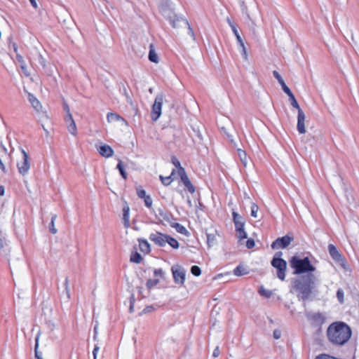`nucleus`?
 Instances as JSON below:
<instances>
[{
	"label": "nucleus",
	"instance_id": "obj_6",
	"mask_svg": "<svg viewBox=\"0 0 359 359\" xmlns=\"http://www.w3.org/2000/svg\"><path fill=\"white\" fill-rule=\"evenodd\" d=\"M294 241L292 233H287L284 236L276 238L271 245L273 250L285 249Z\"/></svg>",
	"mask_w": 359,
	"mask_h": 359
},
{
	"label": "nucleus",
	"instance_id": "obj_56",
	"mask_svg": "<svg viewBox=\"0 0 359 359\" xmlns=\"http://www.w3.org/2000/svg\"><path fill=\"white\" fill-rule=\"evenodd\" d=\"M99 349H100L99 346L97 345H95L94 347V349L93 351V355L94 358H97V353Z\"/></svg>",
	"mask_w": 359,
	"mask_h": 359
},
{
	"label": "nucleus",
	"instance_id": "obj_34",
	"mask_svg": "<svg viewBox=\"0 0 359 359\" xmlns=\"http://www.w3.org/2000/svg\"><path fill=\"white\" fill-rule=\"evenodd\" d=\"M337 298L340 304L344 302V292L341 288H339L337 291Z\"/></svg>",
	"mask_w": 359,
	"mask_h": 359
},
{
	"label": "nucleus",
	"instance_id": "obj_25",
	"mask_svg": "<svg viewBox=\"0 0 359 359\" xmlns=\"http://www.w3.org/2000/svg\"><path fill=\"white\" fill-rule=\"evenodd\" d=\"M165 241V244L168 243L172 248H174V249L179 248L180 244H179L178 241L175 238L171 237L170 236L167 235L166 239Z\"/></svg>",
	"mask_w": 359,
	"mask_h": 359
},
{
	"label": "nucleus",
	"instance_id": "obj_42",
	"mask_svg": "<svg viewBox=\"0 0 359 359\" xmlns=\"http://www.w3.org/2000/svg\"><path fill=\"white\" fill-rule=\"evenodd\" d=\"M215 241V236L214 234H207V243L209 247H210Z\"/></svg>",
	"mask_w": 359,
	"mask_h": 359
},
{
	"label": "nucleus",
	"instance_id": "obj_47",
	"mask_svg": "<svg viewBox=\"0 0 359 359\" xmlns=\"http://www.w3.org/2000/svg\"><path fill=\"white\" fill-rule=\"evenodd\" d=\"M233 223H234V225H235L236 230L241 229L244 228V225H245V220L244 221H237V222H235Z\"/></svg>",
	"mask_w": 359,
	"mask_h": 359
},
{
	"label": "nucleus",
	"instance_id": "obj_62",
	"mask_svg": "<svg viewBox=\"0 0 359 359\" xmlns=\"http://www.w3.org/2000/svg\"><path fill=\"white\" fill-rule=\"evenodd\" d=\"M134 304H130V307H129V311L130 313H133L134 311Z\"/></svg>",
	"mask_w": 359,
	"mask_h": 359
},
{
	"label": "nucleus",
	"instance_id": "obj_23",
	"mask_svg": "<svg viewBox=\"0 0 359 359\" xmlns=\"http://www.w3.org/2000/svg\"><path fill=\"white\" fill-rule=\"evenodd\" d=\"M248 273V269L241 264H239L233 270V274L236 276H241L243 275H246Z\"/></svg>",
	"mask_w": 359,
	"mask_h": 359
},
{
	"label": "nucleus",
	"instance_id": "obj_45",
	"mask_svg": "<svg viewBox=\"0 0 359 359\" xmlns=\"http://www.w3.org/2000/svg\"><path fill=\"white\" fill-rule=\"evenodd\" d=\"M137 195L140 198H144L147 195L146 194V191L142 189L141 187L137 188Z\"/></svg>",
	"mask_w": 359,
	"mask_h": 359
},
{
	"label": "nucleus",
	"instance_id": "obj_35",
	"mask_svg": "<svg viewBox=\"0 0 359 359\" xmlns=\"http://www.w3.org/2000/svg\"><path fill=\"white\" fill-rule=\"evenodd\" d=\"M30 165L27 154L24 151V174L28 171Z\"/></svg>",
	"mask_w": 359,
	"mask_h": 359
},
{
	"label": "nucleus",
	"instance_id": "obj_58",
	"mask_svg": "<svg viewBox=\"0 0 359 359\" xmlns=\"http://www.w3.org/2000/svg\"><path fill=\"white\" fill-rule=\"evenodd\" d=\"M31 5L34 8H38V5H37V3L36 1V0H29Z\"/></svg>",
	"mask_w": 359,
	"mask_h": 359
},
{
	"label": "nucleus",
	"instance_id": "obj_11",
	"mask_svg": "<svg viewBox=\"0 0 359 359\" xmlns=\"http://www.w3.org/2000/svg\"><path fill=\"white\" fill-rule=\"evenodd\" d=\"M167 234H163L162 233H160L158 231H156V233H151L149 235V239L152 242L154 243V244L163 247L165 245V239H166Z\"/></svg>",
	"mask_w": 359,
	"mask_h": 359
},
{
	"label": "nucleus",
	"instance_id": "obj_33",
	"mask_svg": "<svg viewBox=\"0 0 359 359\" xmlns=\"http://www.w3.org/2000/svg\"><path fill=\"white\" fill-rule=\"evenodd\" d=\"M64 291L63 292L66 294V299L69 300L70 299V293H69V279L67 277H66L65 283H64Z\"/></svg>",
	"mask_w": 359,
	"mask_h": 359
},
{
	"label": "nucleus",
	"instance_id": "obj_17",
	"mask_svg": "<svg viewBox=\"0 0 359 359\" xmlns=\"http://www.w3.org/2000/svg\"><path fill=\"white\" fill-rule=\"evenodd\" d=\"M273 76L278 80V83L282 87L283 90L285 93H287L291 91V90L288 88V86L285 84L283 79L280 76V74L276 70L273 72Z\"/></svg>",
	"mask_w": 359,
	"mask_h": 359
},
{
	"label": "nucleus",
	"instance_id": "obj_4",
	"mask_svg": "<svg viewBox=\"0 0 359 359\" xmlns=\"http://www.w3.org/2000/svg\"><path fill=\"white\" fill-rule=\"evenodd\" d=\"M327 250L332 259L344 270L347 271L348 267L344 257L339 252L333 244H329Z\"/></svg>",
	"mask_w": 359,
	"mask_h": 359
},
{
	"label": "nucleus",
	"instance_id": "obj_7",
	"mask_svg": "<svg viewBox=\"0 0 359 359\" xmlns=\"http://www.w3.org/2000/svg\"><path fill=\"white\" fill-rule=\"evenodd\" d=\"M163 95L158 94L151 107V118L154 121L158 119L161 115V109L163 102Z\"/></svg>",
	"mask_w": 359,
	"mask_h": 359
},
{
	"label": "nucleus",
	"instance_id": "obj_20",
	"mask_svg": "<svg viewBox=\"0 0 359 359\" xmlns=\"http://www.w3.org/2000/svg\"><path fill=\"white\" fill-rule=\"evenodd\" d=\"M170 225L171 227L175 228L176 229V231L181 234L187 236L189 233L187 229L184 226H182V224H179V223L174 222V221H172V224H170Z\"/></svg>",
	"mask_w": 359,
	"mask_h": 359
},
{
	"label": "nucleus",
	"instance_id": "obj_36",
	"mask_svg": "<svg viewBox=\"0 0 359 359\" xmlns=\"http://www.w3.org/2000/svg\"><path fill=\"white\" fill-rule=\"evenodd\" d=\"M159 283L158 279H148L146 283L147 287L150 290L153 287L158 285Z\"/></svg>",
	"mask_w": 359,
	"mask_h": 359
},
{
	"label": "nucleus",
	"instance_id": "obj_48",
	"mask_svg": "<svg viewBox=\"0 0 359 359\" xmlns=\"http://www.w3.org/2000/svg\"><path fill=\"white\" fill-rule=\"evenodd\" d=\"M255 243L254 239L248 238L247 242H246V247L248 249H252V248H253L255 247Z\"/></svg>",
	"mask_w": 359,
	"mask_h": 359
},
{
	"label": "nucleus",
	"instance_id": "obj_13",
	"mask_svg": "<svg viewBox=\"0 0 359 359\" xmlns=\"http://www.w3.org/2000/svg\"><path fill=\"white\" fill-rule=\"evenodd\" d=\"M305 114L303 110H299L297 115V129L300 134H304L306 133L305 128Z\"/></svg>",
	"mask_w": 359,
	"mask_h": 359
},
{
	"label": "nucleus",
	"instance_id": "obj_41",
	"mask_svg": "<svg viewBox=\"0 0 359 359\" xmlns=\"http://www.w3.org/2000/svg\"><path fill=\"white\" fill-rule=\"evenodd\" d=\"M258 210H259L258 205L256 203H252V205H251V212H250V215L252 217L256 218L257 217Z\"/></svg>",
	"mask_w": 359,
	"mask_h": 359
},
{
	"label": "nucleus",
	"instance_id": "obj_37",
	"mask_svg": "<svg viewBox=\"0 0 359 359\" xmlns=\"http://www.w3.org/2000/svg\"><path fill=\"white\" fill-rule=\"evenodd\" d=\"M259 293L266 298L271 297L272 295V292L268 290L264 289L262 286L260 287L259 290Z\"/></svg>",
	"mask_w": 359,
	"mask_h": 359
},
{
	"label": "nucleus",
	"instance_id": "obj_10",
	"mask_svg": "<svg viewBox=\"0 0 359 359\" xmlns=\"http://www.w3.org/2000/svg\"><path fill=\"white\" fill-rule=\"evenodd\" d=\"M179 176L180 177L181 181L185 186V187L187 189V190L191 193L193 194L195 192V187L191 184V181L189 180L186 171L184 168H181L179 170L178 173Z\"/></svg>",
	"mask_w": 359,
	"mask_h": 359
},
{
	"label": "nucleus",
	"instance_id": "obj_18",
	"mask_svg": "<svg viewBox=\"0 0 359 359\" xmlns=\"http://www.w3.org/2000/svg\"><path fill=\"white\" fill-rule=\"evenodd\" d=\"M138 242H139L140 250L143 253L148 254L150 252V251H151L150 245L147 242V240L143 239V238H139Z\"/></svg>",
	"mask_w": 359,
	"mask_h": 359
},
{
	"label": "nucleus",
	"instance_id": "obj_27",
	"mask_svg": "<svg viewBox=\"0 0 359 359\" xmlns=\"http://www.w3.org/2000/svg\"><path fill=\"white\" fill-rule=\"evenodd\" d=\"M142 260V255L137 251L131 253L130 261L135 264H140Z\"/></svg>",
	"mask_w": 359,
	"mask_h": 359
},
{
	"label": "nucleus",
	"instance_id": "obj_30",
	"mask_svg": "<svg viewBox=\"0 0 359 359\" xmlns=\"http://www.w3.org/2000/svg\"><path fill=\"white\" fill-rule=\"evenodd\" d=\"M116 168L118 170L122 177L123 179L126 180L127 179V173L125 170L123 162L121 160L118 161V163L116 165Z\"/></svg>",
	"mask_w": 359,
	"mask_h": 359
},
{
	"label": "nucleus",
	"instance_id": "obj_19",
	"mask_svg": "<svg viewBox=\"0 0 359 359\" xmlns=\"http://www.w3.org/2000/svg\"><path fill=\"white\" fill-rule=\"evenodd\" d=\"M129 211L130 208L128 205H125L123 208V224L126 228L129 227L130 226V221H129Z\"/></svg>",
	"mask_w": 359,
	"mask_h": 359
},
{
	"label": "nucleus",
	"instance_id": "obj_59",
	"mask_svg": "<svg viewBox=\"0 0 359 359\" xmlns=\"http://www.w3.org/2000/svg\"><path fill=\"white\" fill-rule=\"evenodd\" d=\"M226 20H227L228 24L231 27V29H233V27H236V25L233 23V22L231 20L230 18H228Z\"/></svg>",
	"mask_w": 359,
	"mask_h": 359
},
{
	"label": "nucleus",
	"instance_id": "obj_61",
	"mask_svg": "<svg viewBox=\"0 0 359 359\" xmlns=\"http://www.w3.org/2000/svg\"><path fill=\"white\" fill-rule=\"evenodd\" d=\"M5 193V189L3 186H0V196H4Z\"/></svg>",
	"mask_w": 359,
	"mask_h": 359
},
{
	"label": "nucleus",
	"instance_id": "obj_16",
	"mask_svg": "<svg viewBox=\"0 0 359 359\" xmlns=\"http://www.w3.org/2000/svg\"><path fill=\"white\" fill-rule=\"evenodd\" d=\"M66 123L67 124V129L69 132L72 135H76L77 133V128L72 114H69V118H66Z\"/></svg>",
	"mask_w": 359,
	"mask_h": 359
},
{
	"label": "nucleus",
	"instance_id": "obj_60",
	"mask_svg": "<svg viewBox=\"0 0 359 359\" xmlns=\"http://www.w3.org/2000/svg\"><path fill=\"white\" fill-rule=\"evenodd\" d=\"M135 295L134 294H132L130 297V304H135Z\"/></svg>",
	"mask_w": 359,
	"mask_h": 359
},
{
	"label": "nucleus",
	"instance_id": "obj_26",
	"mask_svg": "<svg viewBox=\"0 0 359 359\" xmlns=\"http://www.w3.org/2000/svg\"><path fill=\"white\" fill-rule=\"evenodd\" d=\"M11 48H13V51L15 53V60L20 63V67L21 69H22V57L20 53L18 52V46L16 43H13L11 45Z\"/></svg>",
	"mask_w": 359,
	"mask_h": 359
},
{
	"label": "nucleus",
	"instance_id": "obj_29",
	"mask_svg": "<svg viewBox=\"0 0 359 359\" xmlns=\"http://www.w3.org/2000/svg\"><path fill=\"white\" fill-rule=\"evenodd\" d=\"M238 157L245 167L247 165V154L245 151L241 149H237Z\"/></svg>",
	"mask_w": 359,
	"mask_h": 359
},
{
	"label": "nucleus",
	"instance_id": "obj_52",
	"mask_svg": "<svg viewBox=\"0 0 359 359\" xmlns=\"http://www.w3.org/2000/svg\"><path fill=\"white\" fill-rule=\"evenodd\" d=\"M154 310V306H146V307L143 309L142 312L140 314H142V313H144V314H145V313H150V312L153 311Z\"/></svg>",
	"mask_w": 359,
	"mask_h": 359
},
{
	"label": "nucleus",
	"instance_id": "obj_38",
	"mask_svg": "<svg viewBox=\"0 0 359 359\" xmlns=\"http://www.w3.org/2000/svg\"><path fill=\"white\" fill-rule=\"evenodd\" d=\"M36 344H35V348H34V352H35V358L36 359H43L41 353H40L38 351V346H39V336L36 337Z\"/></svg>",
	"mask_w": 359,
	"mask_h": 359
},
{
	"label": "nucleus",
	"instance_id": "obj_3",
	"mask_svg": "<svg viewBox=\"0 0 359 359\" xmlns=\"http://www.w3.org/2000/svg\"><path fill=\"white\" fill-rule=\"evenodd\" d=\"M283 255V252L281 251L276 252L271 261V264L276 269L277 277L280 280H284L285 279V273L287 270V262L281 258Z\"/></svg>",
	"mask_w": 359,
	"mask_h": 359
},
{
	"label": "nucleus",
	"instance_id": "obj_64",
	"mask_svg": "<svg viewBox=\"0 0 359 359\" xmlns=\"http://www.w3.org/2000/svg\"><path fill=\"white\" fill-rule=\"evenodd\" d=\"M18 168L19 172L20 173H22L23 172L22 167H20L19 165H18Z\"/></svg>",
	"mask_w": 359,
	"mask_h": 359
},
{
	"label": "nucleus",
	"instance_id": "obj_32",
	"mask_svg": "<svg viewBox=\"0 0 359 359\" xmlns=\"http://www.w3.org/2000/svg\"><path fill=\"white\" fill-rule=\"evenodd\" d=\"M236 236L239 239V241L247 238L248 235H247V233L245 232L244 228L241 229H237V230H236Z\"/></svg>",
	"mask_w": 359,
	"mask_h": 359
},
{
	"label": "nucleus",
	"instance_id": "obj_44",
	"mask_svg": "<svg viewBox=\"0 0 359 359\" xmlns=\"http://www.w3.org/2000/svg\"><path fill=\"white\" fill-rule=\"evenodd\" d=\"M232 216H233V222H237V221H244L245 220V219L241 215H240L238 212H236L235 211H233L232 212Z\"/></svg>",
	"mask_w": 359,
	"mask_h": 359
},
{
	"label": "nucleus",
	"instance_id": "obj_55",
	"mask_svg": "<svg viewBox=\"0 0 359 359\" xmlns=\"http://www.w3.org/2000/svg\"><path fill=\"white\" fill-rule=\"evenodd\" d=\"M219 354H220V351H219V346H217L213 351L212 356L214 358H217L219 355Z\"/></svg>",
	"mask_w": 359,
	"mask_h": 359
},
{
	"label": "nucleus",
	"instance_id": "obj_22",
	"mask_svg": "<svg viewBox=\"0 0 359 359\" xmlns=\"http://www.w3.org/2000/svg\"><path fill=\"white\" fill-rule=\"evenodd\" d=\"M288 97H289V100L290 102V104L291 105L294 107V108H296L298 111V112H299V110H302L299 106V104H298L294 94L292 93V91H290L288 92L287 93H286Z\"/></svg>",
	"mask_w": 359,
	"mask_h": 359
},
{
	"label": "nucleus",
	"instance_id": "obj_63",
	"mask_svg": "<svg viewBox=\"0 0 359 359\" xmlns=\"http://www.w3.org/2000/svg\"><path fill=\"white\" fill-rule=\"evenodd\" d=\"M94 332H95V334H94L93 339H94V340H96V339H97V327L96 326L94 327Z\"/></svg>",
	"mask_w": 359,
	"mask_h": 359
},
{
	"label": "nucleus",
	"instance_id": "obj_21",
	"mask_svg": "<svg viewBox=\"0 0 359 359\" xmlns=\"http://www.w3.org/2000/svg\"><path fill=\"white\" fill-rule=\"evenodd\" d=\"M149 61L154 63L158 62V57L156 53L155 52V50L154 48V45L150 44L149 46V52L148 55Z\"/></svg>",
	"mask_w": 359,
	"mask_h": 359
},
{
	"label": "nucleus",
	"instance_id": "obj_8",
	"mask_svg": "<svg viewBox=\"0 0 359 359\" xmlns=\"http://www.w3.org/2000/svg\"><path fill=\"white\" fill-rule=\"evenodd\" d=\"M174 281L176 284L182 285L185 281L186 271L180 265H174L171 268Z\"/></svg>",
	"mask_w": 359,
	"mask_h": 359
},
{
	"label": "nucleus",
	"instance_id": "obj_39",
	"mask_svg": "<svg viewBox=\"0 0 359 359\" xmlns=\"http://www.w3.org/2000/svg\"><path fill=\"white\" fill-rule=\"evenodd\" d=\"M232 32H233V34H234V35H235V36L236 38V40H237L238 44L240 46H243V43L244 42H243L241 36H240L237 28L236 27H233Z\"/></svg>",
	"mask_w": 359,
	"mask_h": 359
},
{
	"label": "nucleus",
	"instance_id": "obj_53",
	"mask_svg": "<svg viewBox=\"0 0 359 359\" xmlns=\"http://www.w3.org/2000/svg\"><path fill=\"white\" fill-rule=\"evenodd\" d=\"M123 95L126 96V99H127V102H129V103H132V99L130 97V96L129 95L126 87L123 86Z\"/></svg>",
	"mask_w": 359,
	"mask_h": 359
},
{
	"label": "nucleus",
	"instance_id": "obj_40",
	"mask_svg": "<svg viewBox=\"0 0 359 359\" xmlns=\"http://www.w3.org/2000/svg\"><path fill=\"white\" fill-rule=\"evenodd\" d=\"M191 273L195 276H199L201 274V269L199 266L194 265L191 268Z\"/></svg>",
	"mask_w": 359,
	"mask_h": 359
},
{
	"label": "nucleus",
	"instance_id": "obj_43",
	"mask_svg": "<svg viewBox=\"0 0 359 359\" xmlns=\"http://www.w3.org/2000/svg\"><path fill=\"white\" fill-rule=\"evenodd\" d=\"M171 161L172 163L177 168V172H179L180 169L182 168L181 166L180 161L175 156H172Z\"/></svg>",
	"mask_w": 359,
	"mask_h": 359
},
{
	"label": "nucleus",
	"instance_id": "obj_54",
	"mask_svg": "<svg viewBox=\"0 0 359 359\" xmlns=\"http://www.w3.org/2000/svg\"><path fill=\"white\" fill-rule=\"evenodd\" d=\"M63 107H64V110L67 112V117L66 118H69V114H72L70 113V109H69V105L66 102H65L64 104H63Z\"/></svg>",
	"mask_w": 359,
	"mask_h": 359
},
{
	"label": "nucleus",
	"instance_id": "obj_57",
	"mask_svg": "<svg viewBox=\"0 0 359 359\" xmlns=\"http://www.w3.org/2000/svg\"><path fill=\"white\" fill-rule=\"evenodd\" d=\"M163 3L165 4V5L170 8L172 6V2L170 0H162Z\"/></svg>",
	"mask_w": 359,
	"mask_h": 359
},
{
	"label": "nucleus",
	"instance_id": "obj_15",
	"mask_svg": "<svg viewBox=\"0 0 359 359\" xmlns=\"http://www.w3.org/2000/svg\"><path fill=\"white\" fill-rule=\"evenodd\" d=\"M97 149L99 154L103 157L109 158L112 156L114 154V150L107 144L100 145Z\"/></svg>",
	"mask_w": 359,
	"mask_h": 359
},
{
	"label": "nucleus",
	"instance_id": "obj_12",
	"mask_svg": "<svg viewBox=\"0 0 359 359\" xmlns=\"http://www.w3.org/2000/svg\"><path fill=\"white\" fill-rule=\"evenodd\" d=\"M28 95V100L29 103L31 104L33 109L37 112V113H45V111H43V107L40 102V101L32 93L27 92Z\"/></svg>",
	"mask_w": 359,
	"mask_h": 359
},
{
	"label": "nucleus",
	"instance_id": "obj_50",
	"mask_svg": "<svg viewBox=\"0 0 359 359\" xmlns=\"http://www.w3.org/2000/svg\"><path fill=\"white\" fill-rule=\"evenodd\" d=\"M273 337L276 339H280L281 337V331L278 329L274 330L273 332Z\"/></svg>",
	"mask_w": 359,
	"mask_h": 359
},
{
	"label": "nucleus",
	"instance_id": "obj_5",
	"mask_svg": "<svg viewBox=\"0 0 359 359\" xmlns=\"http://www.w3.org/2000/svg\"><path fill=\"white\" fill-rule=\"evenodd\" d=\"M168 18L169 20L170 23L172 26V27H174V28H177V27H188L189 33L190 34V35L192 37H194V31H193L192 28L191 27L189 22L186 19L179 17L175 13H171L170 15H168Z\"/></svg>",
	"mask_w": 359,
	"mask_h": 359
},
{
	"label": "nucleus",
	"instance_id": "obj_46",
	"mask_svg": "<svg viewBox=\"0 0 359 359\" xmlns=\"http://www.w3.org/2000/svg\"><path fill=\"white\" fill-rule=\"evenodd\" d=\"M144 201L145 205L147 208H150L151 207L152 203H153V201H152V198H151V196L147 195L146 197L144 198Z\"/></svg>",
	"mask_w": 359,
	"mask_h": 359
},
{
	"label": "nucleus",
	"instance_id": "obj_9",
	"mask_svg": "<svg viewBox=\"0 0 359 359\" xmlns=\"http://www.w3.org/2000/svg\"><path fill=\"white\" fill-rule=\"evenodd\" d=\"M156 218L159 220L160 223H162L163 221H165L169 224H172V222L175 220L172 214L164 208L158 209Z\"/></svg>",
	"mask_w": 359,
	"mask_h": 359
},
{
	"label": "nucleus",
	"instance_id": "obj_51",
	"mask_svg": "<svg viewBox=\"0 0 359 359\" xmlns=\"http://www.w3.org/2000/svg\"><path fill=\"white\" fill-rule=\"evenodd\" d=\"M240 46L242 48V52H241L242 56L243 57V58L245 60H248V53H247V50H246V48L245 46V44L243 43V46Z\"/></svg>",
	"mask_w": 359,
	"mask_h": 359
},
{
	"label": "nucleus",
	"instance_id": "obj_14",
	"mask_svg": "<svg viewBox=\"0 0 359 359\" xmlns=\"http://www.w3.org/2000/svg\"><path fill=\"white\" fill-rule=\"evenodd\" d=\"M189 136L192 138L194 143L201 144L203 138L198 127L191 126V130L189 132Z\"/></svg>",
	"mask_w": 359,
	"mask_h": 359
},
{
	"label": "nucleus",
	"instance_id": "obj_28",
	"mask_svg": "<svg viewBox=\"0 0 359 359\" xmlns=\"http://www.w3.org/2000/svg\"><path fill=\"white\" fill-rule=\"evenodd\" d=\"M175 170H173L171 172V175L168 177H163L160 176V180L163 185L168 186L170 184V183L172 182V176L175 175Z\"/></svg>",
	"mask_w": 359,
	"mask_h": 359
},
{
	"label": "nucleus",
	"instance_id": "obj_2",
	"mask_svg": "<svg viewBox=\"0 0 359 359\" xmlns=\"http://www.w3.org/2000/svg\"><path fill=\"white\" fill-rule=\"evenodd\" d=\"M351 329L344 322H335L327 328V336L333 344L342 346L345 344L351 337Z\"/></svg>",
	"mask_w": 359,
	"mask_h": 359
},
{
	"label": "nucleus",
	"instance_id": "obj_49",
	"mask_svg": "<svg viewBox=\"0 0 359 359\" xmlns=\"http://www.w3.org/2000/svg\"><path fill=\"white\" fill-rule=\"evenodd\" d=\"M154 274L155 276H160L162 278H165L164 272L161 269H155L154 271Z\"/></svg>",
	"mask_w": 359,
	"mask_h": 359
},
{
	"label": "nucleus",
	"instance_id": "obj_31",
	"mask_svg": "<svg viewBox=\"0 0 359 359\" xmlns=\"http://www.w3.org/2000/svg\"><path fill=\"white\" fill-rule=\"evenodd\" d=\"M57 218L56 215H53L51 217V222L49 224V230L53 234H55L57 232V229L55 227V221Z\"/></svg>",
	"mask_w": 359,
	"mask_h": 359
},
{
	"label": "nucleus",
	"instance_id": "obj_1",
	"mask_svg": "<svg viewBox=\"0 0 359 359\" xmlns=\"http://www.w3.org/2000/svg\"><path fill=\"white\" fill-rule=\"evenodd\" d=\"M290 264L294 269V274L302 275L292 280V288L298 292V299L306 302L310 297L318 281L317 277L312 273L316 267L308 257L299 258L293 256L290 260Z\"/></svg>",
	"mask_w": 359,
	"mask_h": 359
},
{
	"label": "nucleus",
	"instance_id": "obj_24",
	"mask_svg": "<svg viewBox=\"0 0 359 359\" xmlns=\"http://www.w3.org/2000/svg\"><path fill=\"white\" fill-rule=\"evenodd\" d=\"M107 118V121L109 122L117 121L121 120L123 122L126 123V121L123 118H122L120 115H118V114H116V113H112V112L108 113Z\"/></svg>",
	"mask_w": 359,
	"mask_h": 359
}]
</instances>
